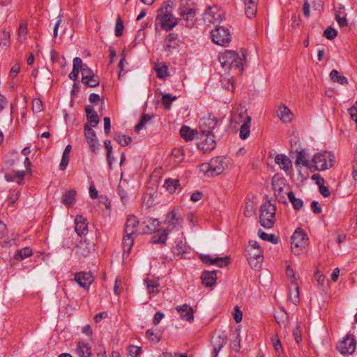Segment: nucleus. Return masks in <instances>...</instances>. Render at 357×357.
I'll return each mask as SVG.
<instances>
[{"instance_id":"8fccbe9b","label":"nucleus","mask_w":357,"mask_h":357,"mask_svg":"<svg viewBox=\"0 0 357 357\" xmlns=\"http://www.w3.org/2000/svg\"><path fill=\"white\" fill-rule=\"evenodd\" d=\"M181 15L183 19L188 22L189 20L192 21L195 16V10L193 8H189L187 11L181 10Z\"/></svg>"},{"instance_id":"393cba45","label":"nucleus","mask_w":357,"mask_h":357,"mask_svg":"<svg viewBox=\"0 0 357 357\" xmlns=\"http://www.w3.org/2000/svg\"><path fill=\"white\" fill-rule=\"evenodd\" d=\"M201 278L204 285L206 287H212L215 284L217 280L216 272L215 271H205L202 273Z\"/></svg>"},{"instance_id":"4468645a","label":"nucleus","mask_w":357,"mask_h":357,"mask_svg":"<svg viewBox=\"0 0 357 357\" xmlns=\"http://www.w3.org/2000/svg\"><path fill=\"white\" fill-rule=\"evenodd\" d=\"M197 138L199 139L198 147L203 151L209 152L215 148L216 142L213 134L206 133L204 136L199 135Z\"/></svg>"},{"instance_id":"58836bf2","label":"nucleus","mask_w":357,"mask_h":357,"mask_svg":"<svg viewBox=\"0 0 357 357\" xmlns=\"http://www.w3.org/2000/svg\"><path fill=\"white\" fill-rule=\"evenodd\" d=\"M70 150H71V146L68 145V146H66V147L65 148V149L63 151L61 161L59 165V167L61 170L66 169V167L68 166V161H69V154H70Z\"/></svg>"},{"instance_id":"69168bd1","label":"nucleus","mask_w":357,"mask_h":357,"mask_svg":"<svg viewBox=\"0 0 357 357\" xmlns=\"http://www.w3.org/2000/svg\"><path fill=\"white\" fill-rule=\"evenodd\" d=\"M32 109L34 112H39L43 109L42 102L39 99H34L32 101Z\"/></svg>"},{"instance_id":"a19ab883","label":"nucleus","mask_w":357,"mask_h":357,"mask_svg":"<svg viewBox=\"0 0 357 357\" xmlns=\"http://www.w3.org/2000/svg\"><path fill=\"white\" fill-rule=\"evenodd\" d=\"M286 275L289 281V284L298 283L299 275L291 268L289 265L286 268Z\"/></svg>"},{"instance_id":"f704fd0d","label":"nucleus","mask_w":357,"mask_h":357,"mask_svg":"<svg viewBox=\"0 0 357 357\" xmlns=\"http://www.w3.org/2000/svg\"><path fill=\"white\" fill-rule=\"evenodd\" d=\"M134 243V235L125 234L123 238V250L124 252L130 253Z\"/></svg>"},{"instance_id":"bb28decb","label":"nucleus","mask_w":357,"mask_h":357,"mask_svg":"<svg viewBox=\"0 0 357 357\" xmlns=\"http://www.w3.org/2000/svg\"><path fill=\"white\" fill-rule=\"evenodd\" d=\"M245 5V13L248 17L255 16L257 10L258 0H243Z\"/></svg>"},{"instance_id":"de8ad7c7","label":"nucleus","mask_w":357,"mask_h":357,"mask_svg":"<svg viewBox=\"0 0 357 357\" xmlns=\"http://www.w3.org/2000/svg\"><path fill=\"white\" fill-rule=\"evenodd\" d=\"M176 99V96H172L169 93H165L162 95V102L167 109H169L171 108L172 102Z\"/></svg>"},{"instance_id":"6e6552de","label":"nucleus","mask_w":357,"mask_h":357,"mask_svg":"<svg viewBox=\"0 0 357 357\" xmlns=\"http://www.w3.org/2000/svg\"><path fill=\"white\" fill-rule=\"evenodd\" d=\"M213 41L219 45L225 46L231 40V36L228 29L225 26H218L211 31Z\"/></svg>"},{"instance_id":"39448f33","label":"nucleus","mask_w":357,"mask_h":357,"mask_svg":"<svg viewBox=\"0 0 357 357\" xmlns=\"http://www.w3.org/2000/svg\"><path fill=\"white\" fill-rule=\"evenodd\" d=\"M275 212L276 208L270 201L264 203L261 206V213L259 216L261 225L267 229L273 227Z\"/></svg>"},{"instance_id":"423d86ee","label":"nucleus","mask_w":357,"mask_h":357,"mask_svg":"<svg viewBox=\"0 0 357 357\" xmlns=\"http://www.w3.org/2000/svg\"><path fill=\"white\" fill-rule=\"evenodd\" d=\"M335 162V156L330 151L317 153L312 159L314 168L318 171H324L331 168Z\"/></svg>"},{"instance_id":"e2e57ef3","label":"nucleus","mask_w":357,"mask_h":357,"mask_svg":"<svg viewBox=\"0 0 357 357\" xmlns=\"http://www.w3.org/2000/svg\"><path fill=\"white\" fill-rule=\"evenodd\" d=\"M335 18L340 27H345L347 26L348 21L345 17H341L340 13L335 14Z\"/></svg>"},{"instance_id":"2f4dec72","label":"nucleus","mask_w":357,"mask_h":357,"mask_svg":"<svg viewBox=\"0 0 357 357\" xmlns=\"http://www.w3.org/2000/svg\"><path fill=\"white\" fill-rule=\"evenodd\" d=\"M274 317L276 322L279 324L280 326H284L288 321V314L287 313L282 309H278L275 311L274 314Z\"/></svg>"},{"instance_id":"0e129e2a","label":"nucleus","mask_w":357,"mask_h":357,"mask_svg":"<svg viewBox=\"0 0 357 357\" xmlns=\"http://www.w3.org/2000/svg\"><path fill=\"white\" fill-rule=\"evenodd\" d=\"M146 337L149 339L152 342L157 343L160 340V337L157 336L154 331L151 329H149L146 333Z\"/></svg>"},{"instance_id":"c85d7f7f","label":"nucleus","mask_w":357,"mask_h":357,"mask_svg":"<svg viewBox=\"0 0 357 357\" xmlns=\"http://www.w3.org/2000/svg\"><path fill=\"white\" fill-rule=\"evenodd\" d=\"M180 134L181 137L185 139V141H191L195 137L199 136V132L191 129L190 127L187 126H183L180 130Z\"/></svg>"},{"instance_id":"a18cd8bd","label":"nucleus","mask_w":357,"mask_h":357,"mask_svg":"<svg viewBox=\"0 0 357 357\" xmlns=\"http://www.w3.org/2000/svg\"><path fill=\"white\" fill-rule=\"evenodd\" d=\"M179 181L177 179H167L165 182V187L171 193L174 192L178 188Z\"/></svg>"},{"instance_id":"20e7f679","label":"nucleus","mask_w":357,"mask_h":357,"mask_svg":"<svg viewBox=\"0 0 357 357\" xmlns=\"http://www.w3.org/2000/svg\"><path fill=\"white\" fill-rule=\"evenodd\" d=\"M199 170L205 176L213 177L220 175L225 170L223 159L219 157L212 158L209 162L199 165Z\"/></svg>"},{"instance_id":"a878e982","label":"nucleus","mask_w":357,"mask_h":357,"mask_svg":"<svg viewBox=\"0 0 357 357\" xmlns=\"http://www.w3.org/2000/svg\"><path fill=\"white\" fill-rule=\"evenodd\" d=\"M275 162L279 165L280 168L285 172L289 171L291 167V160L284 154H278L275 156Z\"/></svg>"},{"instance_id":"864d4df0","label":"nucleus","mask_w":357,"mask_h":357,"mask_svg":"<svg viewBox=\"0 0 357 357\" xmlns=\"http://www.w3.org/2000/svg\"><path fill=\"white\" fill-rule=\"evenodd\" d=\"M123 31V24L121 17L119 16L116 21L115 26V35L116 36H121Z\"/></svg>"},{"instance_id":"5701e85b","label":"nucleus","mask_w":357,"mask_h":357,"mask_svg":"<svg viewBox=\"0 0 357 357\" xmlns=\"http://www.w3.org/2000/svg\"><path fill=\"white\" fill-rule=\"evenodd\" d=\"M272 185H273V189L274 191V194H275L277 199L280 202H286L285 195L287 193L283 192V186H282L284 185L283 181L280 179L273 180Z\"/></svg>"},{"instance_id":"473e14b6","label":"nucleus","mask_w":357,"mask_h":357,"mask_svg":"<svg viewBox=\"0 0 357 357\" xmlns=\"http://www.w3.org/2000/svg\"><path fill=\"white\" fill-rule=\"evenodd\" d=\"M177 35L175 33H169L165 38L164 42V50L165 51H170L172 48H175L176 46Z\"/></svg>"},{"instance_id":"ea45409f","label":"nucleus","mask_w":357,"mask_h":357,"mask_svg":"<svg viewBox=\"0 0 357 357\" xmlns=\"http://www.w3.org/2000/svg\"><path fill=\"white\" fill-rule=\"evenodd\" d=\"M287 195L294 209L300 210L303 207V202L301 199L296 198L293 192H289Z\"/></svg>"},{"instance_id":"7ed1b4c3","label":"nucleus","mask_w":357,"mask_h":357,"mask_svg":"<svg viewBox=\"0 0 357 357\" xmlns=\"http://www.w3.org/2000/svg\"><path fill=\"white\" fill-rule=\"evenodd\" d=\"M183 220L178 208H174L169 211L165 218V223L167 225V230H163L160 235L153 236V243H165L168 235V229H180L183 227Z\"/></svg>"},{"instance_id":"603ef678","label":"nucleus","mask_w":357,"mask_h":357,"mask_svg":"<svg viewBox=\"0 0 357 357\" xmlns=\"http://www.w3.org/2000/svg\"><path fill=\"white\" fill-rule=\"evenodd\" d=\"M116 140L122 146H127L132 142V139L130 137L124 135H118L116 138Z\"/></svg>"},{"instance_id":"0eeeda50","label":"nucleus","mask_w":357,"mask_h":357,"mask_svg":"<svg viewBox=\"0 0 357 357\" xmlns=\"http://www.w3.org/2000/svg\"><path fill=\"white\" fill-rule=\"evenodd\" d=\"M308 245V237L302 229H297L291 236L292 252L299 255L303 253Z\"/></svg>"},{"instance_id":"37998d69","label":"nucleus","mask_w":357,"mask_h":357,"mask_svg":"<svg viewBox=\"0 0 357 357\" xmlns=\"http://www.w3.org/2000/svg\"><path fill=\"white\" fill-rule=\"evenodd\" d=\"M155 70L160 78H165L168 76V68L166 65L157 63L155 65Z\"/></svg>"},{"instance_id":"1a4fd4ad","label":"nucleus","mask_w":357,"mask_h":357,"mask_svg":"<svg viewBox=\"0 0 357 357\" xmlns=\"http://www.w3.org/2000/svg\"><path fill=\"white\" fill-rule=\"evenodd\" d=\"M224 12L216 6H209L203 14V20L207 25L216 24L222 22Z\"/></svg>"},{"instance_id":"13d9d810","label":"nucleus","mask_w":357,"mask_h":357,"mask_svg":"<svg viewBox=\"0 0 357 357\" xmlns=\"http://www.w3.org/2000/svg\"><path fill=\"white\" fill-rule=\"evenodd\" d=\"M324 36L329 39L332 40L337 36V31L331 26L328 27L324 32Z\"/></svg>"},{"instance_id":"c756f323","label":"nucleus","mask_w":357,"mask_h":357,"mask_svg":"<svg viewBox=\"0 0 357 357\" xmlns=\"http://www.w3.org/2000/svg\"><path fill=\"white\" fill-rule=\"evenodd\" d=\"M289 298L294 305H297L299 303L300 298L298 283H294L293 284H289Z\"/></svg>"},{"instance_id":"ddd939ff","label":"nucleus","mask_w":357,"mask_h":357,"mask_svg":"<svg viewBox=\"0 0 357 357\" xmlns=\"http://www.w3.org/2000/svg\"><path fill=\"white\" fill-rule=\"evenodd\" d=\"M84 137L91 151L96 153L99 149V143L96 132L89 124H85L84 128Z\"/></svg>"},{"instance_id":"052dcab7","label":"nucleus","mask_w":357,"mask_h":357,"mask_svg":"<svg viewBox=\"0 0 357 357\" xmlns=\"http://www.w3.org/2000/svg\"><path fill=\"white\" fill-rule=\"evenodd\" d=\"M142 352V349L139 347L132 345L128 347V354L132 357H137Z\"/></svg>"},{"instance_id":"f03ea898","label":"nucleus","mask_w":357,"mask_h":357,"mask_svg":"<svg viewBox=\"0 0 357 357\" xmlns=\"http://www.w3.org/2000/svg\"><path fill=\"white\" fill-rule=\"evenodd\" d=\"M177 0H165L158 9L155 24L166 31H171L177 24V18L172 15V10Z\"/></svg>"},{"instance_id":"cd10ccee","label":"nucleus","mask_w":357,"mask_h":357,"mask_svg":"<svg viewBox=\"0 0 357 357\" xmlns=\"http://www.w3.org/2000/svg\"><path fill=\"white\" fill-rule=\"evenodd\" d=\"M87 121L89 122L91 127L96 126L99 123V117L95 112L93 107L87 105L85 108Z\"/></svg>"},{"instance_id":"4d7b16f0","label":"nucleus","mask_w":357,"mask_h":357,"mask_svg":"<svg viewBox=\"0 0 357 357\" xmlns=\"http://www.w3.org/2000/svg\"><path fill=\"white\" fill-rule=\"evenodd\" d=\"M31 256L33 257L34 261H36V259L39 258L40 255L38 252L33 254L32 249L29 247L24 248V260Z\"/></svg>"},{"instance_id":"c9c22d12","label":"nucleus","mask_w":357,"mask_h":357,"mask_svg":"<svg viewBox=\"0 0 357 357\" xmlns=\"http://www.w3.org/2000/svg\"><path fill=\"white\" fill-rule=\"evenodd\" d=\"M271 342L278 357H281L284 352V349L278 334H275L271 337Z\"/></svg>"},{"instance_id":"9d476101","label":"nucleus","mask_w":357,"mask_h":357,"mask_svg":"<svg viewBox=\"0 0 357 357\" xmlns=\"http://www.w3.org/2000/svg\"><path fill=\"white\" fill-rule=\"evenodd\" d=\"M82 73V83L89 87H96L100 83L98 76L94 75L93 72L89 68L87 65L82 63L81 68Z\"/></svg>"},{"instance_id":"4be33fe9","label":"nucleus","mask_w":357,"mask_h":357,"mask_svg":"<svg viewBox=\"0 0 357 357\" xmlns=\"http://www.w3.org/2000/svg\"><path fill=\"white\" fill-rule=\"evenodd\" d=\"M139 225V222L137 218L134 215H130L128 217L124 232L127 235H135L137 231V227Z\"/></svg>"},{"instance_id":"aec40b11","label":"nucleus","mask_w":357,"mask_h":357,"mask_svg":"<svg viewBox=\"0 0 357 357\" xmlns=\"http://www.w3.org/2000/svg\"><path fill=\"white\" fill-rule=\"evenodd\" d=\"M144 284L150 295V299L155 296L160 291V282L158 279L146 278L144 280Z\"/></svg>"},{"instance_id":"6e6d98bb","label":"nucleus","mask_w":357,"mask_h":357,"mask_svg":"<svg viewBox=\"0 0 357 357\" xmlns=\"http://www.w3.org/2000/svg\"><path fill=\"white\" fill-rule=\"evenodd\" d=\"M255 209L252 202H247L245 206L244 215L245 217H250L255 213Z\"/></svg>"},{"instance_id":"f8f14e48","label":"nucleus","mask_w":357,"mask_h":357,"mask_svg":"<svg viewBox=\"0 0 357 357\" xmlns=\"http://www.w3.org/2000/svg\"><path fill=\"white\" fill-rule=\"evenodd\" d=\"M356 341L353 335H347L337 345L342 354H352L356 351Z\"/></svg>"},{"instance_id":"f3484780","label":"nucleus","mask_w":357,"mask_h":357,"mask_svg":"<svg viewBox=\"0 0 357 357\" xmlns=\"http://www.w3.org/2000/svg\"><path fill=\"white\" fill-rule=\"evenodd\" d=\"M176 310L182 319L190 323L194 320V310L189 305L184 304L176 307Z\"/></svg>"},{"instance_id":"9b49d317","label":"nucleus","mask_w":357,"mask_h":357,"mask_svg":"<svg viewBox=\"0 0 357 357\" xmlns=\"http://www.w3.org/2000/svg\"><path fill=\"white\" fill-rule=\"evenodd\" d=\"M217 125L218 119L211 115L202 118L199 124V134L203 136L206 133L213 134L211 132Z\"/></svg>"},{"instance_id":"f257e3e1","label":"nucleus","mask_w":357,"mask_h":357,"mask_svg":"<svg viewBox=\"0 0 357 357\" xmlns=\"http://www.w3.org/2000/svg\"><path fill=\"white\" fill-rule=\"evenodd\" d=\"M245 54L231 50H226L219 55L220 65L227 73H231L232 76H240L243 71V61Z\"/></svg>"},{"instance_id":"dca6fc26","label":"nucleus","mask_w":357,"mask_h":357,"mask_svg":"<svg viewBox=\"0 0 357 357\" xmlns=\"http://www.w3.org/2000/svg\"><path fill=\"white\" fill-rule=\"evenodd\" d=\"M276 114L285 123H291L294 118V114L290 109L283 103H280L278 105Z\"/></svg>"},{"instance_id":"b1692460","label":"nucleus","mask_w":357,"mask_h":357,"mask_svg":"<svg viewBox=\"0 0 357 357\" xmlns=\"http://www.w3.org/2000/svg\"><path fill=\"white\" fill-rule=\"evenodd\" d=\"M75 352L79 357H90L92 354L89 344L84 341L77 343Z\"/></svg>"},{"instance_id":"79ce46f5","label":"nucleus","mask_w":357,"mask_h":357,"mask_svg":"<svg viewBox=\"0 0 357 357\" xmlns=\"http://www.w3.org/2000/svg\"><path fill=\"white\" fill-rule=\"evenodd\" d=\"M330 77L331 79L341 84H347V79L341 75H340L339 72L336 70H333L330 73Z\"/></svg>"},{"instance_id":"c03bdc74","label":"nucleus","mask_w":357,"mask_h":357,"mask_svg":"<svg viewBox=\"0 0 357 357\" xmlns=\"http://www.w3.org/2000/svg\"><path fill=\"white\" fill-rule=\"evenodd\" d=\"M160 227V222L156 219L149 220V222L143 230V233H151L158 230Z\"/></svg>"},{"instance_id":"3c124183","label":"nucleus","mask_w":357,"mask_h":357,"mask_svg":"<svg viewBox=\"0 0 357 357\" xmlns=\"http://www.w3.org/2000/svg\"><path fill=\"white\" fill-rule=\"evenodd\" d=\"M152 116H149L148 114H144L142 118H141V120L139 121V123L138 124H137L135 127V131L137 132H139V130H141L143 128H144V126H146V124L149 121H151Z\"/></svg>"},{"instance_id":"a211bd4d","label":"nucleus","mask_w":357,"mask_h":357,"mask_svg":"<svg viewBox=\"0 0 357 357\" xmlns=\"http://www.w3.org/2000/svg\"><path fill=\"white\" fill-rule=\"evenodd\" d=\"M75 230L79 236H84L88 233V222L82 215H77L75 219Z\"/></svg>"},{"instance_id":"72a5a7b5","label":"nucleus","mask_w":357,"mask_h":357,"mask_svg":"<svg viewBox=\"0 0 357 357\" xmlns=\"http://www.w3.org/2000/svg\"><path fill=\"white\" fill-rule=\"evenodd\" d=\"M250 125L251 118H247V121L241 125L239 136L242 139H245L250 136Z\"/></svg>"},{"instance_id":"2eb2a0df","label":"nucleus","mask_w":357,"mask_h":357,"mask_svg":"<svg viewBox=\"0 0 357 357\" xmlns=\"http://www.w3.org/2000/svg\"><path fill=\"white\" fill-rule=\"evenodd\" d=\"M200 259L204 263L216 265L220 268L226 266L229 263L228 257H212V256L209 255H201Z\"/></svg>"},{"instance_id":"7c9ffc66","label":"nucleus","mask_w":357,"mask_h":357,"mask_svg":"<svg viewBox=\"0 0 357 357\" xmlns=\"http://www.w3.org/2000/svg\"><path fill=\"white\" fill-rule=\"evenodd\" d=\"M82 61L80 58L76 57L73 59V70L69 74V78L73 80L77 79L79 72L81 71Z\"/></svg>"},{"instance_id":"5fc2aeb1","label":"nucleus","mask_w":357,"mask_h":357,"mask_svg":"<svg viewBox=\"0 0 357 357\" xmlns=\"http://www.w3.org/2000/svg\"><path fill=\"white\" fill-rule=\"evenodd\" d=\"M105 149H107V159L108 161V165L110 168H112V160L110 159V155H112V146L111 144V142L109 140H106L104 142Z\"/></svg>"},{"instance_id":"774afa93","label":"nucleus","mask_w":357,"mask_h":357,"mask_svg":"<svg viewBox=\"0 0 357 357\" xmlns=\"http://www.w3.org/2000/svg\"><path fill=\"white\" fill-rule=\"evenodd\" d=\"M20 68L21 67L18 64L13 66L10 69L9 77L11 79H14L16 77L17 73L20 71Z\"/></svg>"},{"instance_id":"49530a36","label":"nucleus","mask_w":357,"mask_h":357,"mask_svg":"<svg viewBox=\"0 0 357 357\" xmlns=\"http://www.w3.org/2000/svg\"><path fill=\"white\" fill-rule=\"evenodd\" d=\"M258 235L264 241H269L274 244L278 243V238L274 234H268L261 229H259Z\"/></svg>"},{"instance_id":"4c0bfd02","label":"nucleus","mask_w":357,"mask_h":357,"mask_svg":"<svg viewBox=\"0 0 357 357\" xmlns=\"http://www.w3.org/2000/svg\"><path fill=\"white\" fill-rule=\"evenodd\" d=\"M76 194V191L74 190L66 192L63 198V204L68 206H71L75 200Z\"/></svg>"},{"instance_id":"412c9836","label":"nucleus","mask_w":357,"mask_h":357,"mask_svg":"<svg viewBox=\"0 0 357 357\" xmlns=\"http://www.w3.org/2000/svg\"><path fill=\"white\" fill-rule=\"evenodd\" d=\"M75 280L83 288H88L93 281V277L90 273H79L75 275Z\"/></svg>"},{"instance_id":"338daca9","label":"nucleus","mask_w":357,"mask_h":357,"mask_svg":"<svg viewBox=\"0 0 357 357\" xmlns=\"http://www.w3.org/2000/svg\"><path fill=\"white\" fill-rule=\"evenodd\" d=\"M231 348L236 352H239L241 349V335L238 333L236 340L231 344Z\"/></svg>"},{"instance_id":"09e8293b","label":"nucleus","mask_w":357,"mask_h":357,"mask_svg":"<svg viewBox=\"0 0 357 357\" xmlns=\"http://www.w3.org/2000/svg\"><path fill=\"white\" fill-rule=\"evenodd\" d=\"M248 260L252 268H258L263 261V256L257 255V258L248 257Z\"/></svg>"},{"instance_id":"6ab92c4d","label":"nucleus","mask_w":357,"mask_h":357,"mask_svg":"<svg viewBox=\"0 0 357 357\" xmlns=\"http://www.w3.org/2000/svg\"><path fill=\"white\" fill-rule=\"evenodd\" d=\"M247 118L251 117L248 115L246 109L241 108L231 114L230 121L232 124L242 125L245 121H247Z\"/></svg>"},{"instance_id":"bf43d9fd","label":"nucleus","mask_w":357,"mask_h":357,"mask_svg":"<svg viewBox=\"0 0 357 357\" xmlns=\"http://www.w3.org/2000/svg\"><path fill=\"white\" fill-rule=\"evenodd\" d=\"M233 317L236 323H239L242 321L243 312L237 305L234 308Z\"/></svg>"},{"instance_id":"680f3d73","label":"nucleus","mask_w":357,"mask_h":357,"mask_svg":"<svg viewBox=\"0 0 357 357\" xmlns=\"http://www.w3.org/2000/svg\"><path fill=\"white\" fill-rule=\"evenodd\" d=\"M301 329L300 326H297L294 330H293V336L294 337V340L297 344H300L302 341V337H301Z\"/></svg>"},{"instance_id":"e433bc0d","label":"nucleus","mask_w":357,"mask_h":357,"mask_svg":"<svg viewBox=\"0 0 357 357\" xmlns=\"http://www.w3.org/2000/svg\"><path fill=\"white\" fill-rule=\"evenodd\" d=\"M296 163L298 165H302L305 167H310L311 162L307 158V155L304 151L298 152Z\"/></svg>"}]
</instances>
